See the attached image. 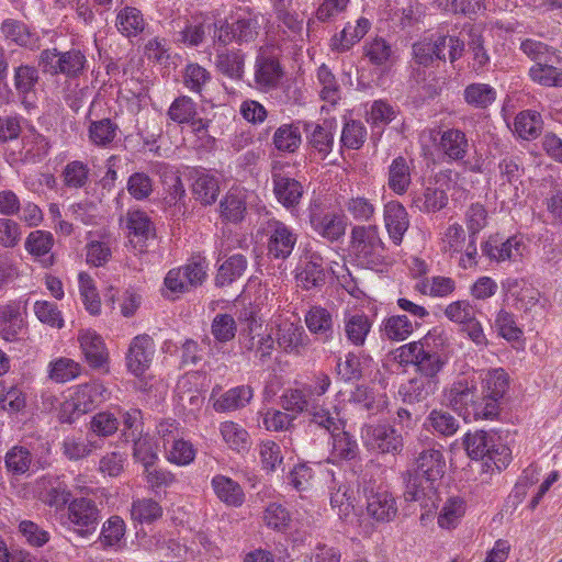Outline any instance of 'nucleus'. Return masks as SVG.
Returning a JSON list of instances; mask_svg holds the SVG:
<instances>
[{
    "label": "nucleus",
    "mask_w": 562,
    "mask_h": 562,
    "mask_svg": "<svg viewBox=\"0 0 562 562\" xmlns=\"http://www.w3.org/2000/svg\"><path fill=\"white\" fill-rule=\"evenodd\" d=\"M442 404L464 420L492 419L498 415V406L483 402L474 378L461 374L442 392Z\"/></svg>",
    "instance_id": "obj_1"
},
{
    "label": "nucleus",
    "mask_w": 562,
    "mask_h": 562,
    "mask_svg": "<svg viewBox=\"0 0 562 562\" xmlns=\"http://www.w3.org/2000/svg\"><path fill=\"white\" fill-rule=\"evenodd\" d=\"M349 250L357 263L375 269L384 262L385 246L375 225H357L350 232Z\"/></svg>",
    "instance_id": "obj_2"
},
{
    "label": "nucleus",
    "mask_w": 562,
    "mask_h": 562,
    "mask_svg": "<svg viewBox=\"0 0 562 562\" xmlns=\"http://www.w3.org/2000/svg\"><path fill=\"white\" fill-rule=\"evenodd\" d=\"M260 31L258 15L251 10H239L232 18V22L225 21L214 33V45L226 46L232 42L238 45L254 42Z\"/></svg>",
    "instance_id": "obj_3"
},
{
    "label": "nucleus",
    "mask_w": 562,
    "mask_h": 562,
    "mask_svg": "<svg viewBox=\"0 0 562 562\" xmlns=\"http://www.w3.org/2000/svg\"><path fill=\"white\" fill-rule=\"evenodd\" d=\"M429 340L430 336H426L419 341L402 346L400 348V357L403 361L414 364L417 374L434 380H440L439 373L445 368L447 358L438 351H435Z\"/></svg>",
    "instance_id": "obj_4"
},
{
    "label": "nucleus",
    "mask_w": 562,
    "mask_h": 562,
    "mask_svg": "<svg viewBox=\"0 0 562 562\" xmlns=\"http://www.w3.org/2000/svg\"><path fill=\"white\" fill-rule=\"evenodd\" d=\"M87 59L79 49L59 52L56 48L44 49L38 56V65L43 72L52 76L64 75L68 78L79 77L86 68Z\"/></svg>",
    "instance_id": "obj_5"
},
{
    "label": "nucleus",
    "mask_w": 562,
    "mask_h": 562,
    "mask_svg": "<svg viewBox=\"0 0 562 562\" xmlns=\"http://www.w3.org/2000/svg\"><path fill=\"white\" fill-rule=\"evenodd\" d=\"M267 239V254L273 259H288L296 243L297 234L285 223L274 217L262 223L259 231Z\"/></svg>",
    "instance_id": "obj_6"
},
{
    "label": "nucleus",
    "mask_w": 562,
    "mask_h": 562,
    "mask_svg": "<svg viewBox=\"0 0 562 562\" xmlns=\"http://www.w3.org/2000/svg\"><path fill=\"white\" fill-rule=\"evenodd\" d=\"M366 509L375 522L386 524L395 519L398 513L393 494L382 485L368 484L363 488Z\"/></svg>",
    "instance_id": "obj_7"
},
{
    "label": "nucleus",
    "mask_w": 562,
    "mask_h": 562,
    "mask_svg": "<svg viewBox=\"0 0 562 562\" xmlns=\"http://www.w3.org/2000/svg\"><path fill=\"white\" fill-rule=\"evenodd\" d=\"M67 519L79 536L87 537L97 530L100 510L95 502L90 498H74L67 507Z\"/></svg>",
    "instance_id": "obj_8"
},
{
    "label": "nucleus",
    "mask_w": 562,
    "mask_h": 562,
    "mask_svg": "<svg viewBox=\"0 0 562 562\" xmlns=\"http://www.w3.org/2000/svg\"><path fill=\"white\" fill-rule=\"evenodd\" d=\"M254 68L256 87L263 92L276 89L284 75L279 59L262 47L256 56Z\"/></svg>",
    "instance_id": "obj_9"
},
{
    "label": "nucleus",
    "mask_w": 562,
    "mask_h": 562,
    "mask_svg": "<svg viewBox=\"0 0 562 562\" xmlns=\"http://www.w3.org/2000/svg\"><path fill=\"white\" fill-rule=\"evenodd\" d=\"M364 440L369 449L393 456L401 453L404 446L402 435L393 427L386 425L367 427Z\"/></svg>",
    "instance_id": "obj_10"
},
{
    "label": "nucleus",
    "mask_w": 562,
    "mask_h": 562,
    "mask_svg": "<svg viewBox=\"0 0 562 562\" xmlns=\"http://www.w3.org/2000/svg\"><path fill=\"white\" fill-rule=\"evenodd\" d=\"M106 389L99 382L78 385L70 400L65 403V411L82 415L92 411L105 400Z\"/></svg>",
    "instance_id": "obj_11"
},
{
    "label": "nucleus",
    "mask_w": 562,
    "mask_h": 562,
    "mask_svg": "<svg viewBox=\"0 0 562 562\" xmlns=\"http://www.w3.org/2000/svg\"><path fill=\"white\" fill-rule=\"evenodd\" d=\"M155 352L154 341L144 334L133 338L127 353L128 370L136 376L142 375L150 366Z\"/></svg>",
    "instance_id": "obj_12"
},
{
    "label": "nucleus",
    "mask_w": 562,
    "mask_h": 562,
    "mask_svg": "<svg viewBox=\"0 0 562 562\" xmlns=\"http://www.w3.org/2000/svg\"><path fill=\"white\" fill-rule=\"evenodd\" d=\"M126 227L128 229L130 243L134 248L144 251L146 241L156 236L155 225L150 217L140 210H132L126 214Z\"/></svg>",
    "instance_id": "obj_13"
},
{
    "label": "nucleus",
    "mask_w": 562,
    "mask_h": 562,
    "mask_svg": "<svg viewBox=\"0 0 562 562\" xmlns=\"http://www.w3.org/2000/svg\"><path fill=\"white\" fill-rule=\"evenodd\" d=\"M274 344L276 339L272 333L261 330V326L256 328L250 326L249 330L240 337L241 348L247 352H252L262 363L271 358Z\"/></svg>",
    "instance_id": "obj_14"
},
{
    "label": "nucleus",
    "mask_w": 562,
    "mask_h": 562,
    "mask_svg": "<svg viewBox=\"0 0 562 562\" xmlns=\"http://www.w3.org/2000/svg\"><path fill=\"white\" fill-rule=\"evenodd\" d=\"M177 41L199 46L205 37L204 19L202 15L179 16L171 22Z\"/></svg>",
    "instance_id": "obj_15"
},
{
    "label": "nucleus",
    "mask_w": 562,
    "mask_h": 562,
    "mask_svg": "<svg viewBox=\"0 0 562 562\" xmlns=\"http://www.w3.org/2000/svg\"><path fill=\"white\" fill-rule=\"evenodd\" d=\"M274 339L285 352L301 355L307 346L308 337L302 326L284 322L278 325Z\"/></svg>",
    "instance_id": "obj_16"
},
{
    "label": "nucleus",
    "mask_w": 562,
    "mask_h": 562,
    "mask_svg": "<svg viewBox=\"0 0 562 562\" xmlns=\"http://www.w3.org/2000/svg\"><path fill=\"white\" fill-rule=\"evenodd\" d=\"M383 216L390 238L395 245H400L409 227L406 209L400 202L392 201L385 204Z\"/></svg>",
    "instance_id": "obj_17"
},
{
    "label": "nucleus",
    "mask_w": 562,
    "mask_h": 562,
    "mask_svg": "<svg viewBox=\"0 0 562 562\" xmlns=\"http://www.w3.org/2000/svg\"><path fill=\"white\" fill-rule=\"evenodd\" d=\"M405 502H418L423 507H427L429 502L434 504L436 499L435 483L425 481L424 476L417 473L407 472L405 476Z\"/></svg>",
    "instance_id": "obj_18"
},
{
    "label": "nucleus",
    "mask_w": 562,
    "mask_h": 562,
    "mask_svg": "<svg viewBox=\"0 0 562 562\" xmlns=\"http://www.w3.org/2000/svg\"><path fill=\"white\" fill-rule=\"evenodd\" d=\"M446 461L440 450L430 448L423 450L416 458V470L425 481L436 483L441 480L445 474Z\"/></svg>",
    "instance_id": "obj_19"
},
{
    "label": "nucleus",
    "mask_w": 562,
    "mask_h": 562,
    "mask_svg": "<svg viewBox=\"0 0 562 562\" xmlns=\"http://www.w3.org/2000/svg\"><path fill=\"white\" fill-rule=\"evenodd\" d=\"M310 425L324 429L328 434H335L342 429V422L336 406L313 401L306 411Z\"/></svg>",
    "instance_id": "obj_20"
},
{
    "label": "nucleus",
    "mask_w": 562,
    "mask_h": 562,
    "mask_svg": "<svg viewBox=\"0 0 562 562\" xmlns=\"http://www.w3.org/2000/svg\"><path fill=\"white\" fill-rule=\"evenodd\" d=\"M440 385V380H434L417 374L402 384L400 394L406 403H419L434 395Z\"/></svg>",
    "instance_id": "obj_21"
},
{
    "label": "nucleus",
    "mask_w": 562,
    "mask_h": 562,
    "mask_svg": "<svg viewBox=\"0 0 562 562\" xmlns=\"http://www.w3.org/2000/svg\"><path fill=\"white\" fill-rule=\"evenodd\" d=\"M372 321L363 312H346L344 316V333L347 340L356 346L362 347L371 330Z\"/></svg>",
    "instance_id": "obj_22"
},
{
    "label": "nucleus",
    "mask_w": 562,
    "mask_h": 562,
    "mask_svg": "<svg viewBox=\"0 0 562 562\" xmlns=\"http://www.w3.org/2000/svg\"><path fill=\"white\" fill-rule=\"evenodd\" d=\"M78 340L86 361L92 368H102L108 361L105 345L100 335L92 330H83Z\"/></svg>",
    "instance_id": "obj_23"
},
{
    "label": "nucleus",
    "mask_w": 562,
    "mask_h": 562,
    "mask_svg": "<svg viewBox=\"0 0 562 562\" xmlns=\"http://www.w3.org/2000/svg\"><path fill=\"white\" fill-rule=\"evenodd\" d=\"M273 192L277 200L286 209L295 207L303 195L302 184L293 178L273 173Z\"/></svg>",
    "instance_id": "obj_24"
},
{
    "label": "nucleus",
    "mask_w": 562,
    "mask_h": 562,
    "mask_svg": "<svg viewBox=\"0 0 562 562\" xmlns=\"http://www.w3.org/2000/svg\"><path fill=\"white\" fill-rule=\"evenodd\" d=\"M525 246L516 236L508 238L506 241L499 243L496 238L491 237L482 247V251L490 259L497 261L516 260L522 256Z\"/></svg>",
    "instance_id": "obj_25"
},
{
    "label": "nucleus",
    "mask_w": 562,
    "mask_h": 562,
    "mask_svg": "<svg viewBox=\"0 0 562 562\" xmlns=\"http://www.w3.org/2000/svg\"><path fill=\"white\" fill-rule=\"evenodd\" d=\"M439 149L451 160L463 159L469 150L465 133L458 128L443 131L440 136Z\"/></svg>",
    "instance_id": "obj_26"
},
{
    "label": "nucleus",
    "mask_w": 562,
    "mask_h": 562,
    "mask_svg": "<svg viewBox=\"0 0 562 562\" xmlns=\"http://www.w3.org/2000/svg\"><path fill=\"white\" fill-rule=\"evenodd\" d=\"M305 324L312 334L319 336L325 341L333 337V316L325 307L312 306L305 315Z\"/></svg>",
    "instance_id": "obj_27"
},
{
    "label": "nucleus",
    "mask_w": 562,
    "mask_h": 562,
    "mask_svg": "<svg viewBox=\"0 0 562 562\" xmlns=\"http://www.w3.org/2000/svg\"><path fill=\"white\" fill-rule=\"evenodd\" d=\"M119 131V125L109 117L91 121L88 138L97 147L109 148L116 139Z\"/></svg>",
    "instance_id": "obj_28"
},
{
    "label": "nucleus",
    "mask_w": 562,
    "mask_h": 562,
    "mask_svg": "<svg viewBox=\"0 0 562 562\" xmlns=\"http://www.w3.org/2000/svg\"><path fill=\"white\" fill-rule=\"evenodd\" d=\"M215 66L222 75L240 80L245 72V54L240 49L223 50L216 55Z\"/></svg>",
    "instance_id": "obj_29"
},
{
    "label": "nucleus",
    "mask_w": 562,
    "mask_h": 562,
    "mask_svg": "<svg viewBox=\"0 0 562 562\" xmlns=\"http://www.w3.org/2000/svg\"><path fill=\"white\" fill-rule=\"evenodd\" d=\"M252 398V389L240 385L223 393L213 404L218 413L232 412L245 407Z\"/></svg>",
    "instance_id": "obj_30"
},
{
    "label": "nucleus",
    "mask_w": 562,
    "mask_h": 562,
    "mask_svg": "<svg viewBox=\"0 0 562 562\" xmlns=\"http://www.w3.org/2000/svg\"><path fill=\"white\" fill-rule=\"evenodd\" d=\"M311 224L313 228L329 241L338 240L346 231V223L340 215L327 213L323 216L312 215Z\"/></svg>",
    "instance_id": "obj_31"
},
{
    "label": "nucleus",
    "mask_w": 562,
    "mask_h": 562,
    "mask_svg": "<svg viewBox=\"0 0 562 562\" xmlns=\"http://www.w3.org/2000/svg\"><path fill=\"white\" fill-rule=\"evenodd\" d=\"M307 262L304 269L297 274V280L305 290L319 288L325 283V271L323 268V257L317 252H311L307 256Z\"/></svg>",
    "instance_id": "obj_32"
},
{
    "label": "nucleus",
    "mask_w": 562,
    "mask_h": 562,
    "mask_svg": "<svg viewBox=\"0 0 562 562\" xmlns=\"http://www.w3.org/2000/svg\"><path fill=\"white\" fill-rule=\"evenodd\" d=\"M221 215L224 220L238 223L246 213V194L240 189H231L220 203Z\"/></svg>",
    "instance_id": "obj_33"
},
{
    "label": "nucleus",
    "mask_w": 562,
    "mask_h": 562,
    "mask_svg": "<svg viewBox=\"0 0 562 562\" xmlns=\"http://www.w3.org/2000/svg\"><path fill=\"white\" fill-rule=\"evenodd\" d=\"M23 330V319L16 305L9 304L0 308V335L8 341L19 338Z\"/></svg>",
    "instance_id": "obj_34"
},
{
    "label": "nucleus",
    "mask_w": 562,
    "mask_h": 562,
    "mask_svg": "<svg viewBox=\"0 0 562 562\" xmlns=\"http://www.w3.org/2000/svg\"><path fill=\"white\" fill-rule=\"evenodd\" d=\"M192 192L194 198L202 204H213L220 193V184L217 178L209 172H198L192 184Z\"/></svg>",
    "instance_id": "obj_35"
},
{
    "label": "nucleus",
    "mask_w": 562,
    "mask_h": 562,
    "mask_svg": "<svg viewBox=\"0 0 562 562\" xmlns=\"http://www.w3.org/2000/svg\"><path fill=\"white\" fill-rule=\"evenodd\" d=\"M212 487L216 496L229 506H240L244 502L240 485L227 476L215 475L212 479Z\"/></svg>",
    "instance_id": "obj_36"
},
{
    "label": "nucleus",
    "mask_w": 562,
    "mask_h": 562,
    "mask_svg": "<svg viewBox=\"0 0 562 562\" xmlns=\"http://www.w3.org/2000/svg\"><path fill=\"white\" fill-rule=\"evenodd\" d=\"M370 22L366 18H360L356 25L348 23L340 32L339 36L331 40L333 49L345 52L355 43L359 42L369 31Z\"/></svg>",
    "instance_id": "obj_37"
},
{
    "label": "nucleus",
    "mask_w": 562,
    "mask_h": 562,
    "mask_svg": "<svg viewBox=\"0 0 562 562\" xmlns=\"http://www.w3.org/2000/svg\"><path fill=\"white\" fill-rule=\"evenodd\" d=\"M116 27L124 36L131 37L142 33L145 29V20L140 10L134 7H124L116 15Z\"/></svg>",
    "instance_id": "obj_38"
},
{
    "label": "nucleus",
    "mask_w": 562,
    "mask_h": 562,
    "mask_svg": "<svg viewBox=\"0 0 562 562\" xmlns=\"http://www.w3.org/2000/svg\"><path fill=\"white\" fill-rule=\"evenodd\" d=\"M485 395H481V400L485 402H493L498 407V402L503 398L508 389V374L503 369H494L488 371L484 379Z\"/></svg>",
    "instance_id": "obj_39"
},
{
    "label": "nucleus",
    "mask_w": 562,
    "mask_h": 562,
    "mask_svg": "<svg viewBox=\"0 0 562 562\" xmlns=\"http://www.w3.org/2000/svg\"><path fill=\"white\" fill-rule=\"evenodd\" d=\"M247 268V260L243 255H233L218 268L215 278L217 286H226L239 279Z\"/></svg>",
    "instance_id": "obj_40"
},
{
    "label": "nucleus",
    "mask_w": 562,
    "mask_h": 562,
    "mask_svg": "<svg viewBox=\"0 0 562 562\" xmlns=\"http://www.w3.org/2000/svg\"><path fill=\"white\" fill-rule=\"evenodd\" d=\"M448 203L446 192L439 188L427 187L423 192L415 193L413 196V206L420 212H437L443 209Z\"/></svg>",
    "instance_id": "obj_41"
},
{
    "label": "nucleus",
    "mask_w": 562,
    "mask_h": 562,
    "mask_svg": "<svg viewBox=\"0 0 562 562\" xmlns=\"http://www.w3.org/2000/svg\"><path fill=\"white\" fill-rule=\"evenodd\" d=\"M220 432L231 449L238 452L249 449V434L239 424L232 420L223 422L220 426Z\"/></svg>",
    "instance_id": "obj_42"
},
{
    "label": "nucleus",
    "mask_w": 562,
    "mask_h": 562,
    "mask_svg": "<svg viewBox=\"0 0 562 562\" xmlns=\"http://www.w3.org/2000/svg\"><path fill=\"white\" fill-rule=\"evenodd\" d=\"M464 101L476 109H486L496 100V91L486 83H471L463 91Z\"/></svg>",
    "instance_id": "obj_43"
},
{
    "label": "nucleus",
    "mask_w": 562,
    "mask_h": 562,
    "mask_svg": "<svg viewBox=\"0 0 562 562\" xmlns=\"http://www.w3.org/2000/svg\"><path fill=\"white\" fill-rule=\"evenodd\" d=\"M467 504L462 497H449L443 504L439 515L438 525L441 528H454L465 514Z\"/></svg>",
    "instance_id": "obj_44"
},
{
    "label": "nucleus",
    "mask_w": 562,
    "mask_h": 562,
    "mask_svg": "<svg viewBox=\"0 0 562 562\" xmlns=\"http://www.w3.org/2000/svg\"><path fill=\"white\" fill-rule=\"evenodd\" d=\"M364 56L374 66L389 68L393 64V49L382 37H375L366 44Z\"/></svg>",
    "instance_id": "obj_45"
},
{
    "label": "nucleus",
    "mask_w": 562,
    "mask_h": 562,
    "mask_svg": "<svg viewBox=\"0 0 562 562\" xmlns=\"http://www.w3.org/2000/svg\"><path fill=\"white\" fill-rule=\"evenodd\" d=\"M389 187L396 194H403L411 184V170L404 157L395 158L389 168Z\"/></svg>",
    "instance_id": "obj_46"
},
{
    "label": "nucleus",
    "mask_w": 562,
    "mask_h": 562,
    "mask_svg": "<svg viewBox=\"0 0 562 562\" xmlns=\"http://www.w3.org/2000/svg\"><path fill=\"white\" fill-rule=\"evenodd\" d=\"M515 132L524 139L537 138L542 130L541 115L535 111H522L515 119Z\"/></svg>",
    "instance_id": "obj_47"
},
{
    "label": "nucleus",
    "mask_w": 562,
    "mask_h": 562,
    "mask_svg": "<svg viewBox=\"0 0 562 562\" xmlns=\"http://www.w3.org/2000/svg\"><path fill=\"white\" fill-rule=\"evenodd\" d=\"M272 143L279 151L294 153L301 145V132L293 124H283L276 130Z\"/></svg>",
    "instance_id": "obj_48"
},
{
    "label": "nucleus",
    "mask_w": 562,
    "mask_h": 562,
    "mask_svg": "<svg viewBox=\"0 0 562 562\" xmlns=\"http://www.w3.org/2000/svg\"><path fill=\"white\" fill-rule=\"evenodd\" d=\"M494 437L484 430L468 432L463 439V446L471 459H483L490 451Z\"/></svg>",
    "instance_id": "obj_49"
},
{
    "label": "nucleus",
    "mask_w": 562,
    "mask_h": 562,
    "mask_svg": "<svg viewBox=\"0 0 562 562\" xmlns=\"http://www.w3.org/2000/svg\"><path fill=\"white\" fill-rule=\"evenodd\" d=\"M331 130V123L325 121L323 124H316L308 136L310 145L322 158H325L333 149L334 134Z\"/></svg>",
    "instance_id": "obj_50"
},
{
    "label": "nucleus",
    "mask_w": 562,
    "mask_h": 562,
    "mask_svg": "<svg viewBox=\"0 0 562 562\" xmlns=\"http://www.w3.org/2000/svg\"><path fill=\"white\" fill-rule=\"evenodd\" d=\"M81 366L70 358L61 357L49 363L48 376L57 383H66L79 376Z\"/></svg>",
    "instance_id": "obj_51"
},
{
    "label": "nucleus",
    "mask_w": 562,
    "mask_h": 562,
    "mask_svg": "<svg viewBox=\"0 0 562 562\" xmlns=\"http://www.w3.org/2000/svg\"><path fill=\"white\" fill-rule=\"evenodd\" d=\"M162 515V508L158 502L151 498H140L134 501L131 508L133 520L140 524H150L159 519Z\"/></svg>",
    "instance_id": "obj_52"
},
{
    "label": "nucleus",
    "mask_w": 562,
    "mask_h": 562,
    "mask_svg": "<svg viewBox=\"0 0 562 562\" xmlns=\"http://www.w3.org/2000/svg\"><path fill=\"white\" fill-rule=\"evenodd\" d=\"M436 49V59L446 60V50L450 63H454L464 52V42L457 36L439 35L434 40Z\"/></svg>",
    "instance_id": "obj_53"
},
{
    "label": "nucleus",
    "mask_w": 562,
    "mask_h": 562,
    "mask_svg": "<svg viewBox=\"0 0 562 562\" xmlns=\"http://www.w3.org/2000/svg\"><path fill=\"white\" fill-rule=\"evenodd\" d=\"M468 48L472 56V69L477 74H482L490 63V56L484 47V40L481 33L475 30L470 31Z\"/></svg>",
    "instance_id": "obj_54"
},
{
    "label": "nucleus",
    "mask_w": 562,
    "mask_h": 562,
    "mask_svg": "<svg viewBox=\"0 0 562 562\" xmlns=\"http://www.w3.org/2000/svg\"><path fill=\"white\" fill-rule=\"evenodd\" d=\"M167 115L175 123H189L196 116V104L190 97L180 95L172 101Z\"/></svg>",
    "instance_id": "obj_55"
},
{
    "label": "nucleus",
    "mask_w": 562,
    "mask_h": 562,
    "mask_svg": "<svg viewBox=\"0 0 562 562\" xmlns=\"http://www.w3.org/2000/svg\"><path fill=\"white\" fill-rule=\"evenodd\" d=\"M317 80L322 87L321 98L336 104L340 100V88L331 70L323 64L317 70Z\"/></svg>",
    "instance_id": "obj_56"
},
{
    "label": "nucleus",
    "mask_w": 562,
    "mask_h": 562,
    "mask_svg": "<svg viewBox=\"0 0 562 562\" xmlns=\"http://www.w3.org/2000/svg\"><path fill=\"white\" fill-rule=\"evenodd\" d=\"M79 290L86 310L91 315H98L101 310V301L92 278L87 272H80L78 276Z\"/></svg>",
    "instance_id": "obj_57"
},
{
    "label": "nucleus",
    "mask_w": 562,
    "mask_h": 562,
    "mask_svg": "<svg viewBox=\"0 0 562 562\" xmlns=\"http://www.w3.org/2000/svg\"><path fill=\"white\" fill-rule=\"evenodd\" d=\"M38 79V70L34 66L21 65L15 69L14 86L24 101L27 94L34 91Z\"/></svg>",
    "instance_id": "obj_58"
},
{
    "label": "nucleus",
    "mask_w": 562,
    "mask_h": 562,
    "mask_svg": "<svg viewBox=\"0 0 562 562\" xmlns=\"http://www.w3.org/2000/svg\"><path fill=\"white\" fill-rule=\"evenodd\" d=\"M4 462L12 474H24L32 463V454L25 447L15 446L7 452Z\"/></svg>",
    "instance_id": "obj_59"
},
{
    "label": "nucleus",
    "mask_w": 562,
    "mask_h": 562,
    "mask_svg": "<svg viewBox=\"0 0 562 562\" xmlns=\"http://www.w3.org/2000/svg\"><path fill=\"white\" fill-rule=\"evenodd\" d=\"M61 177L66 187L80 189L88 182L89 168L85 162L74 160L65 166Z\"/></svg>",
    "instance_id": "obj_60"
},
{
    "label": "nucleus",
    "mask_w": 562,
    "mask_h": 562,
    "mask_svg": "<svg viewBox=\"0 0 562 562\" xmlns=\"http://www.w3.org/2000/svg\"><path fill=\"white\" fill-rule=\"evenodd\" d=\"M413 323L406 315H394L385 319L384 333L391 340H405L413 333Z\"/></svg>",
    "instance_id": "obj_61"
},
{
    "label": "nucleus",
    "mask_w": 562,
    "mask_h": 562,
    "mask_svg": "<svg viewBox=\"0 0 562 562\" xmlns=\"http://www.w3.org/2000/svg\"><path fill=\"white\" fill-rule=\"evenodd\" d=\"M237 326L234 317L229 314H217L211 325V333L218 342H227L234 339Z\"/></svg>",
    "instance_id": "obj_62"
},
{
    "label": "nucleus",
    "mask_w": 562,
    "mask_h": 562,
    "mask_svg": "<svg viewBox=\"0 0 562 562\" xmlns=\"http://www.w3.org/2000/svg\"><path fill=\"white\" fill-rule=\"evenodd\" d=\"M211 74L199 64H190L183 74V85L190 91L201 94L203 87L210 82Z\"/></svg>",
    "instance_id": "obj_63"
},
{
    "label": "nucleus",
    "mask_w": 562,
    "mask_h": 562,
    "mask_svg": "<svg viewBox=\"0 0 562 562\" xmlns=\"http://www.w3.org/2000/svg\"><path fill=\"white\" fill-rule=\"evenodd\" d=\"M530 77L533 81L548 87H562V70L538 63L529 70Z\"/></svg>",
    "instance_id": "obj_64"
}]
</instances>
